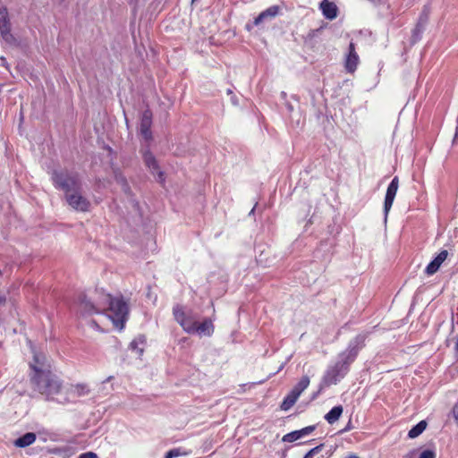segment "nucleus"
Listing matches in <instances>:
<instances>
[{"instance_id": "nucleus-12", "label": "nucleus", "mask_w": 458, "mask_h": 458, "mask_svg": "<svg viewBox=\"0 0 458 458\" xmlns=\"http://www.w3.org/2000/svg\"><path fill=\"white\" fill-rule=\"evenodd\" d=\"M348 55L345 60V69L349 72H353L356 71L358 64H359V55L355 51V44L351 42L348 47Z\"/></svg>"}, {"instance_id": "nucleus-2", "label": "nucleus", "mask_w": 458, "mask_h": 458, "mask_svg": "<svg viewBox=\"0 0 458 458\" xmlns=\"http://www.w3.org/2000/svg\"><path fill=\"white\" fill-rule=\"evenodd\" d=\"M367 335L359 334L349 342L347 348L339 353L337 360L326 370L320 383V389L336 385L349 372L350 365L355 360L359 352L365 346Z\"/></svg>"}, {"instance_id": "nucleus-17", "label": "nucleus", "mask_w": 458, "mask_h": 458, "mask_svg": "<svg viewBox=\"0 0 458 458\" xmlns=\"http://www.w3.org/2000/svg\"><path fill=\"white\" fill-rule=\"evenodd\" d=\"M106 296H112V295L109 293H106L104 292L95 291L94 296H92L93 301L96 302V306H98L97 308H98V310L99 313L106 310L109 306V303L105 302Z\"/></svg>"}, {"instance_id": "nucleus-20", "label": "nucleus", "mask_w": 458, "mask_h": 458, "mask_svg": "<svg viewBox=\"0 0 458 458\" xmlns=\"http://www.w3.org/2000/svg\"><path fill=\"white\" fill-rule=\"evenodd\" d=\"M298 398H299V396L291 390V392L284 398V400L280 405L281 410H283V411L290 410L294 405V403L297 402Z\"/></svg>"}, {"instance_id": "nucleus-9", "label": "nucleus", "mask_w": 458, "mask_h": 458, "mask_svg": "<svg viewBox=\"0 0 458 458\" xmlns=\"http://www.w3.org/2000/svg\"><path fill=\"white\" fill-rule=\"evenodd\" d=\"M151 125H152V112L149 109H146L140 118V131L142 137L149 141L152 140V132H151Z\"/></svg>"}, {"instance_id": "nucleus-24", "label": "nucleus", "mask_w": 458, "mask_h": 458, "mask_svg": "<svg viewBox=\"0 0 458 458\" xmlns=\"http://www.w3.org/2000/svg\"><path fill=\"white\" fill-rule=\"evenodd\" d=\"M301 437H302V435L300 432V430H295V431H292V432L284 435L282 438V441L292 443V442H294Z\"/></svg>"}, {"instance_id": "nucleus-4", "label": "nucleus", "mask_w": 458, "mask_h": 458, "mask_svg": "<svg viewBox=\"0 0 458 458\" xmlns=\"http://www.w3.org/2000/svg\"><path fill=\"white\" fill-rule=\"evenodd\" d=\"M105 298V302L109 303L107 308L109 311L108 317L111 318L114 326L119 330H122L124 327V325L129 317L128 303L123 300L122 296H106Z\"/></svg>"}, {"instance_id": "nucleus-26", "label": "nucleus", "mask_w": 458, "mask_h": 458, "mask_svg": "<svg viewBox=\"0 0 458 458\" xmlns=\"http://www.w3.org/2000/svg\"><path fill=\"white\" fill-rule=\"evenodd\" d=\"M181 454L182 453L179 448H174L165 454V458H174L180 456Z\"/></svg>"}, {"instance_id": "nucleus-33", "label": "nucleus", "mask_w": 458, "mask_h": 458, "mask_svg": "<svg viewBox=\"0 0 458 458\" xmlns=\"http://www.w3.org/2000/svg\"><path fill=\"white\" fill-rule=\"evenodd\" d=\"M453 415L456 420H458V402L455 403V405L453 408Z\"/></svg>"}, {"instance_id": "nucleus-19", "label": "nucleus", "mask_w": 458, "mask_h": 458, "mask_svg": "<svg viewBox=\"0 0 458 458\" xmlns=\"http://www.w3.org/2000/svg\"><path fill=\"white\" fill-rule=\"evenodd\" d=\"M343 411L344 409L342 405L335 406L325 415V420L329 424H334L339 420L343 413Z\"/></svg>"}, {"instance_id": "nucleus-15", "label": "nucleus", "mask_w": 458, "mask_h": 458, "mask_svg": "<svg viewBox=\"0 0 458 458\" xmlns=\"http://www.w3.org/2000/svg\"><path fill=\"white\" fill-rule=\"evenodd\" d=\"M194 329V334H197L199 336H211L214 333L215 327L210 318H205L200 323L198 321Z\"/></svg>"}, {"instance_id": "nucleus-25", "label": "nucleus", "mask_w": 458, "mask_h": 458, "mask_svg": "<svg viewBox=\"0 0 458 458\" xmlns=\"http://www.w3.org/2000/svg\"><path fill=\"white\" fill-rule=\"evenodd\" d=\"M323 446H324V445H323V444H321V445H317L316 447H314V448L310 449V451H309V452L304 455V457H303V458H313V456H314L316 454L319 453V452L322 450Z\"/></svg>"}, {"instance_id": "nucleus-30", "label": "nucleus", "mask_w": 458, "mask_h": 458, "mask_svg": "<svg viewBox=\"0 0 458 458\" xmlns=\"http://www.w3.org/2000/svg\"><path fill=\"white\" fill-rule=\"evenodd\" d=\"M78 458H98V455L93 452H87L79 455Z\"/></svg>"}, {"instance_id": "nucleus-16", "label": "nucleus", "mask_w": 458, "mask_h": 458, "mask_svg": "<svg viewBox=\"0 0 458 458\" xmlns=\"http://www.w3.org/2000/svg\"><path fill=\"white\" fill-rule=\"evenodd\" d=\"M279 13V6L277 5H272L266 9L265 11L261 12L254 20L253 23L255 26L259 25L261 22H263L267 19H272L275 18Z\"/></svg>"}, {"instance_id": "nucleus-18", "label": "nucleus", "mask_w": 458, "mask_h": 458, "mask_svg": "<svg viewBox=\"0 0 458 458\" xmlns=\"http://www.w3.org/2000/svg\"><path fill=\"white\" fill-rule=\"evenodd\" d=\"M36 434L33 432H28L24 434L23 436L18 437L14 441V445L18 447H27L30 445H32L36 441Z\"/></svg>"}, {"instance_id": "nucleus-22", "label": "nucleus", "mask_w": 458, "mask_h": 458, "mask_svg": "<svg viewBox=\"0 0 458 458\" xmlns=\"http://www.w3.org/2000/svg\"><path fill=\"white\" fill-rule=\"evenodd\" d=\"M310 377L308 376H303L300 379V381L293 386L292 391L295 393L299 397L301 393L309 386L310 385Z\"/></svg>"}, {"instance_id": "nucleus-21", "label": "nucleus", "mask_w": 458, "mask_h": 458, "mask_svg": "<svg viewBox=\"0 0 458 458\" xmlns=\"http://www.w3.org/2000/svg\"><path fill=\"white\" fill-rule=\"evenodd\" d=\"M427 421L420 420L415 426H413L408 432V437L415 438L419 437L427 428Z\"/></svg>"}, {"instance_id": "nucleus-39", "label": "nucleus", "mask_w": 458, "mask_h": 458, "mask_svg": "<svg viewBox=\"0 0 458 458\" xmlns=\"http://www.w3.org/2000/svg\"><path fill=\"white\" fill-rule=\"evenodd\" d=\"M138 352H139V354H141L143 352V349L142 348L139 349Z\"/></svg>"}, {"instance_id": "nucleus-29", "label": "nucleus", "mask_w": 458, "mask_h": 458, "mask_svg": "<svg viewBox=\"0 0 458 458\" xmlns=\"http://www.w3.org/2000/svg\"><path fill=\"white\" fill-rule=\"evenodd\" d=\"M115 181L118 184H120L121 186H123V184L126 183L127 182V180L125 178V176H123L122 174L120 173H117L115 174Z\"/></svg>"}, {"instance_id": "nucleus-1", "label": "nucleus", "mask_w": 458, "mask_h": 458, "mask_svg": "<svg viewBox=\"0 0 458 458\" xmlns=\"http://www.w3.org/2000/svg\"><path fill=\"white\" fill-rule=\"evenodd\" d=\"M30 368L31 369L30 379L35 391L43 395L47 401L69 403V399L65 396L63 399L57 397L62 393L63 381L52 372L45 355L35 353Z\"/></svg>"}, {"instance_id": "nucleus-13", "label": "nucleus", "mask_w": 458, "mask_h": 458, "mask_svg": "<svg viewBox=\"0 0 458 458\" xmlns=\"http://www.w3.org/2000/svg\"><path fill=\"white\" fill-rule=\"evenodd\" d=\"M319 8L326 19L332 21L337 17L338 8L334 2L322 0L319 4Z\"/></svg>"}, {"instance_id": "nucleus-32", "label": "nucleus", "mask_w": 458, "mask_h": 458, "mask_svg": "<svg viewBox=\"0 0 458 458\" xmlns=\"http://www.w3.org/2000/svg\"><path fill=\"white\" fill-rule=\"evenodd\" d=\"M417 450H411L408 454H406L403 458H416Z\"/></svg>"}, {"instance_id": "nucleus-31", "label": "nucleus", "mask_w": 458, "mask_h": 458, "mask_svg": "<svg viewBox=\"0 0 458 458\" xmlns=\"http://www.w3.org/2000/svg\"><path fill=\"white\" fill-rule=\"evenodd\" d=\"M121 187L124 193H126L127 195L131 194V187L129 186L128 182L126 183L123 184V186H121Z\"/></svg>"}, {"instance_id": "nucleus-37", "label": "nucleus", "mask_w": 458, "mask_h": 458, "mask_svg": "<svg viewBox=\"0 0 458 458\" xmlns=\"http://www.w3.org/2000/svg\"><path fill=\"white\" fill-rule=\"evenodd\" d=\"M6 301L5 297L4 296H0V305H2L3 303H4Z\"/></svg>"}, {"instance_id": "nucleus-38", "label": "nucleus", "mask_w": 458, "mask_h": 458, "mask_svg": "<svg viewBox=\"0 0 458 458\" xmlns=\"http://www.w3.org/2000/svg\"><path fill=\"white\" fill-rule=\"evenodd\" d=\"M346 458H359V457L355 454H351V455L347 456Z\"/></svg>"}, {"instance_id": "nucleus-8", "label": "nucleus", "mask_w": 458, "mask_h": 458, "mask_svg": "<svg viewBox=\"0 0 458 458\" xmlns=\"http://www.w3.org/2000/svg\"><path fill=\"white\" fill-rule=\"evenodd\" d=\"M398 187H399V179L397 176H394L386 189V197H385L384 213H385L386 218L387 217V215L393 206Z\"/></svg>"}, {"instance_id": "nucleus-14", "label": "nucleus", "mask_w": 458, "mask_h": 458, "mask_svg": "<svg viewBox=\"0 0 458 458\" xmlns=\"http://www.w3.org/2000/svg\"><path fill=\"white\" fill-rule=\"evenodd\" d=\"M448 256L447 250H441L437 256L426 267L425 273L428 276L434 275L440 267L441 264Z\"/></svg>"}, {"instance_id": "nucleus-11", "label": "nucleus", "mask_w": 458, "mask_h": 458, "mask_svg": "<svg viewBox=\"0 0 458 458\" xmlns=\"http://www.w3.org/2000/svg\"><path fill=\"white\" fill-rule=\"evenodd\" d=\"M0 33L6 42H11L13 39L11 34V24L6 8L0 9Z\"/></svg>"}, {"instance_id": "nucleus-10", "label": "nucleus", "mask_w": 458, "mask_h": 458, "mask_svg": "<svg viewBox=\"0 0 458 458\" xmlns=\"http://www.w3.org/2000/svg\"><path fill=\"white\" fill-rule=\"evenodd\" d=\"M79 301V309L81 314L83 315H93L98 314V306H96V302L93 301L92 297H88L86 294H81L78 299Z\"/></svg>"}, {"instance_id": "nucleus-5", "label": "nucleus", "mask_w": 458, "mask_h": 458, "mask_svg": "<svg viewBox=\"0 0 458 458\" xmlns=\"http://www.w3.org/2000/svg\"><path fill=\"white\" fill-rule=\"evenodd\" d=\"M173 315L175 321L186 333L194 335V328L199 321L197 313L193 312L191 310L186 311L182 305L176 304L173 308Z\"/></svg>"}, {"instance_id": "nucleus-7", "label": "nucleus", "mask_w": 458, "mask_h": 458, "mask_svg": "<svg viewBox=\"0 0 458 458\" xmlns=\"http://www.w3.org/2000/svg\"><path fill=\"white\" fill-rule=\"evenodd\" d=\"M65 199L69 206L77 211L86 212L89 208V201L81 194H80V191L67 194Z\"/></svg>"}, {"instance_id": "nucleus-3", "label": "nucleus", "mask_w": 458, "mask_h": 458, "mask_svg": "<svg viewBox=\"0 0 458 458\" xmlns=\"http://www.w3.org/2000/svg\"><path fill=\"white\" fill-rule=\"evenodd\" d=\"M52 181L55 187L64 191L65 196L81 190V181L78 173L64 170H55L52 173Z\"/></svg>"}, {"instance_id": "nucleus-36", "label": "nucleus", "mask_w": 458, "mask_h": 458, "mask_svg": "<svg viewBox=\"0 0 458 458\" xmlns=\"http://www.w3.org/2000/svg\"><path fill=\"white\" fill-rule=\"evenodd\" d=\"M322 391V389H318V392L314 393L313 395H312V400L316 399L318 394H320V392Z\"/></svg>"}, {"instance_id": "nucleus-35", "label": "nucleus", "mask_w": 458, "mask_h": 458, "mask_svg": "<svg viewBox=\"0 0 458 458\" xmlns=\"http://www.w3.org/2000/svg\"><path fill=\"white\" fill-rule=\"evenodd\" d=\"M454 351H455V356L458 359V335H457V338H456V342H455Z\"/></svg>"}, {"instance_id": "nucleus-6", "label": "nucleus", "mask_w": 458, "mask_h": 458, "mask_svg": "<svg viewBox=\"0 0 458 458\" xmlns=\"http://www.w3.org/2000/svg\"><path fill=\"white\" fill-rule=\"evenodd\" d=\"M143 162L152 174L157 175L160 182L165 181L164 173L160 170L158 162L149 149H145L142 153Z\"/></svg>"}, {"instance_id": "nucleus-28", "label": "nucleus", "mask_w": 458, "mask_h": 458, "mask_svg": "<svg viewBox=\"0 0 458 458\" xmlns=\"http://www.w3.org/2000/svg\"><path fill=\"white\" fill-rule=\"evenodd\" d=\"M315 426H308L300 429V432L301 433L302 437H304L313 432L315 430Z\"/></svg>"}, {"instance_id": "nucleus-27", "label": "nucleus", "mask_w": 458, "mask_h": 458, "mask_svg": "<svg viewBox=\"0 0 458 458\" xmlns=\"http://www.w3.org/2000/svg\"><path fill=\"white\" fill-rule=\"evenodd\" d=\"M419 458H436V453L432 450H424L420 453Z\"/></svg>"}, {"instance_id": "nucleus-34", "label": "nucleus", "mask_w": 458, "mask_h": 458, "mask_svg": "<svg viewBox=\"0 0 458 458\" xmlns=\"http://www.w3.org/2000/svg\"><path fill=\"white\" fill-rule=\"evenodd\" d=\"M131 349H133V350H138V343H137V340H133V341L131 343Z\"/></svg>"}, {"instance_id": "nucleus-23", "label": "nucleus", "mask_w": 458, "mask_h": 458, "mask_svg": "<svg viewBox=\"0 0 458 458\" xmlns=\"http://www.w3.org/2000/svg\"><path fill=\"white\" fill-rule=\"evenodd\" d=\"M90 389L87 384H77L72 386V394H73L77 397H81L89 394Z\"/></svg>"}]
</instances>
